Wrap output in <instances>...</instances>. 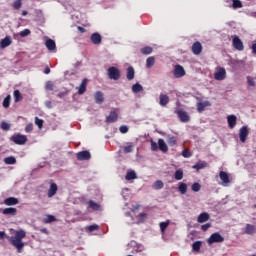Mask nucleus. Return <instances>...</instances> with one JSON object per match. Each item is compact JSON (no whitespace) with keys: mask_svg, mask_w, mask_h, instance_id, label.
<instances>
[{"mask_svg":"<svg viewBox=\"0 0 256 256\" xmlns=\"http://www.w3.org/2000/svg\"><path fill=\"white\" fill-rule=\"evenodd\" d=\"M2 214H3V215H12V216H15V215H17V208H13V207L4 208V209L2 210Z\"/></svg>","mask_w":256,"mask_h":256,"instance_id":"nucleus-26","label":"nucleus"},{"mask_svg":"<svg viewBox=\"0 0 256 256\" xmlns=\"http://www.w3.org/2000/svg\"><path fill=\"white\" fill-rule=\"evenodd\" d=\"M108 77L109 79H113V81H119V79H121V70L115 66L109 67Z\"/></svg>","mask_w":256,"mask_h":256,"instance_id":"nucleus-2","label":"nucleus"},{"mask_svg":"<svg viewBox=\"0 0 256 256\" xmlns=\"http://www.w3.org/2000/svg\"><path fill=\"white\" fill-rule=\"evenodd\" d=\"M169 103V96L166 94H160V102L159 104L161 107H166V105Z\"/></svg>","mask_w":256,"mask_h":256,"instance_id":"nucleus-29","label":"nucleus"},{"mask_svg":"<svg viewBox=\"0 0 256 256\" xmlns=\"http://www.w3.org/2000/svg\"><path fill=\"white\" fill-rule=\"evenodd\" d=\"M219 177L222 181L223 187H227L229 183H231V180L229 179V174L225 171H220Z\"/></svg>","mask_w":256,"mask_h":256,"instance_id":"nucleus-12","label":"nucleus"},{"mask_svg":"<svg viewBox=\"0 0 256 256\" xmlns=\"http://www.w3.org/2000/svg\"><path fill=\"white\" fill-rule=\"evenodd\" d=\"M43 119L39 118V117H35V125H37V127H39V129L43 128Z\"/></svg>","mask_w":256,"mask_h":256,"instance_id":"nucleus-48","label":"nucleus"},{"mask_svg":"<svg viewBox=\"0 0 256 256\" xmlns=\"http://www.w3.org/2000/svg\"><path fill=\"white\" fill-rule=\"evenodd\" d=\"M193 251H201V241H196L192 244Z\"/></svg>","mask_w":256,"mask_h":256,"instance_id":"nucleus-45","label":"nucleus"},{"mask_svg":"<svg viewBox=\"0 0 256 256\" xmlns=\"http://www.w3.org/2000/svg\"><path fill=\"white\" fill-rule=\"evenodd\" d=\"M165 187V184H163V181L157 180L156 183L153 184V189L156 191H159V189H163Z\"/></svg>","mask_w":256,"mask_h":256,"instance_id":"nucleus-39","label":"nucleus"},{"mask_svg":"<svg viewBox=\"0 0 256 256\" xmlns=\"http://www.w3.org/2000/svg\"><path fill=\"white\" fill-rule=\"evenodd\" d=\"M11 141L16 145H25V143H27V136L23 134H15L11 137Z\"/></svg>","mask_w":256,"mask_h":256,"instance_id":"nucleus-3","label":"nucleus"},{"mask_svg":"<svg viewBox=\"0 0 256 256\" xmlns=\"http://www.w3.org/2000/svg\"><path fill=\"white\" fill-rule=\"evenodd\" d=\"M29 35H31V30L29 29H24L20 32V37H27Z\"/></svg>","mask_w":256,"mask_h":256,"instance_id":"nucleus-50","label":"nucleus"},{"mask_svg":"<svg viewBox=\"0 0 256 256\" xmlns=\"http://www.w3.org/2000/svg\"><path fill=\"white\" fill-rule=\"evenodd\" d=\"M2 105H3L4 109H9V106L11 105V95H7L4 98Z\"/></svg>","mask_w":256,"mask_h":256,"instance_id":"nucleus-34","label":"nucleus"},{"mask_svg":"<svg viewBox=\"0 0 256 256\" xmlns=\"http://www.w3.org/2000/svg\"><path fill=\"white\" fill-rule=\"evenodd\" d=\"M191 189L194 191V193H199V191H201V184L195 182L192 184Z\"/></svg>","mask_w":256,"mask_h":256,"instance_id":"nucleus-43","label":"nucleus"},{"mask_svg":"<svg viewBox=\"0 0 256 256\" xmlns=\"http://www.w3.org/2000/svg\"><path fill=\"white\" fill-rule=\"evenodd\" d=\"M209 219H210L209 213L203 212V213H201V214L198 216L197 222H198V223H206V221H209Z\"/></svg>","mask_w":256,"mask_h":256,"instance_id":"nucleus-24","label":"nucleus"},{"mask_svg":"<svg viewBox=\"0 0 256 256\" xmlns=\"http://www.w3.org/2000/svg\"><path fill=\"white\" fill-rule=\"evenodd\" d=\"M124 153H133V145L129 143L123 148Z\"/></svg>","mask_w":256,"mask_h":256,"instance_id":"nucleus-47","label":"nucleus"},{"mask_svg":"<svg viewBox=\"0 0 256 256\" xmlns=\"http://www.w3.org/2000/svg\"><path fill=\"white\" fill-rule=\"evenodd\" d=\"M98 229H99V225L97 224L88 226V231L90 232L97 231Z\"/></svg>","mask_w":256,"mask_h":256,"instance_id":"nucleus-54","label":"nucleus"},{"mask_svg":"<svg viewBox=\"0 0 256 256\" xmlns=\"http://www.w3.org/2000/svg\"><path fill=\"white\" fill-rule=\"evenodd\" d=\"M0 127L3 131H9L11 129V125L7 122H2Z\"/></svg>","mask_w":256,"mask_h":256,"instance_id":"nucleus-49","label":"nucleus"},{"mask_svg":"<svg viewBox=\"0 0 256 256\" xmlns=\"http://www.w3.org/2000/svg\"><path fill=\"white\" fill-rule=\"evenodd\" d=\"M88 207L92 210V211H100L101 210V205L93 200H90L88 202Z\"/></svg>","mask_w":256,"mask_h":256,"instance_id":"nucleus-25","label":"nucleus"},{"mask_svg":"<svg viewBox=\"0 0 256 256\" xmlns=\"http://www.w3.org/2000/svg\"><path fill=\"white\" fill-rule=\"evenodd\" d=\"M94 99H95V103H97V105H101L105 101V95L101 91H96L94 94Z\"/></svg>","mask_w":256,"mask_h":256,"instance_id":"nucleus-14","label":"nucleus"},{"mask_svg":"<svg viewBox=\"0 0 256 256\" xmlns=\"http://www.w3.org/2000/svg\"><path fill=\"white\" fill-rule=\"evenodd\" d=\"M125 179H126V181H131L133 179H137V174L135 173V171H129L126 174Z\"/></svg>","mask_w":256,"mask_h":256,"instance_id":"nucleus-37","label":"nucleus"},{"mask_svg":"<svg viewBox=\"0 0 256 256\" xmlns=\"http://www.w3.org/2000/svg\"><path fill=\"white\" fill-rule=\"evenodd\" d=\"M155 65V57L150 56L146 59V67L147 69H151Z\"/></svg>","mask_w":256,"mask_h":256,"instance_id":"nucleus-33","label":"nucleus"},{"mask_svg":"<svg viewBox=\"0 0 256 256\" xmlns=\"http://www.w3.org/2000/svg\"><path fill=\"white\" fill-rule=\"evenodd\" d=\"M54 221H57V218L53 215H47L46 218H44V223H53Z\"/></svg>","mask_w":256,"mask_h":256,"instance_id":"nucleus-46","label":"nucleus"},{"mask_svg":"<svg viewBox=\"0 0 256 256\" xmlns=\"http://www.w3.org/2000/svg\"><path fill=\"white\" fill-rule=\"evenodd\" d=\"M169 220H167L166 222H161L160 223V231L161 233H165L167 227H169Z\"/></svg>","mask_w":256,"mask_h":256,"instance_id":"nucleus-44","label":"nucleus"},{"mask_svg":"<svg viewBox=\"0 0 256 256\" xmlns=\"http://www.w3.org/2000/svg\"><path fill=\"white\" fill-rule=\"evenodd\" d=\"M19 203V199L15 198V197H8L4 200V205H17Z\"/></svg>","mask_w":256,"mask_h":256,"instance_id":"nucleus-27","label":"nucleus"},{"mask_svg":"<svg viewBox=\"0 0 256 256\" xmlns=\"http://www.w3.org/2000/svg\"><path fill=\"white\" fill-rule=\"evenodd\" d=\"M223 241H225V238L219 234V232L213 233L208 239L209 245L213 243H223Z\"/></svg>","mask_w":256,"mask_h":256,"instance_id":"nucleus-5","label":"nucleus"},{"mask_svg":"<svg viewBox=\"0 0 256 256\" xmlns=\"http://www.w3.org/2000/svg\"><path fill=\"white\" fill-rule=\"evenodd\" d=\"M139 217H140L141 220L147 219V214L141 213V214H139Z\"/></svg>","mask_w":256,"mask_h":256,"instance_id":"nucleus-63","label":"nucleus"},{"mask_svg":"<svg viewBox=\"0 0 256 256\" xmlns=\"http://www.w3.org/2000/svg\"><path fill=\"white\" fill-rule=\"evenodd\" d=\"M14 101L15 103H19V101H23V95L19 90H14Z\"/></svg>","mask_w":256,"mask_h":256,"instance_id":"nucleus-31","label":"nucleus"},{"mask_svg":"<svg viewBox=\"0 0 256 256\" xmlns=\"http://www.w3.org/2000/svg\"><path fill=\"white\" fill-rule=\"evenodd\" d=\"M87 78H84L80 84L79 87H77L78 89V95H83L85 93V91H87Z\"/></svg>","mask_w":256,"mask_h":256,"instance_id":"nucleus-19","label":"nucleus"},{"mask_svg":"<svg viewBox=\"0 0 256 256\" xmlns=\"http://www.w3.org/2000/svg\"><path fill=\"white\" fill-rule=\"evenodd\" d=\"M227 77V71L223 67H218L214 73L216 81H223Z\"/></svg>","mask_w":256,"mask_h":256,"instance_id":"nucleus-4","label":"nucleus"},{"mask_svg":"<svg viewBox=\"0 0 256 256\" xmlns=\"http://www.w3.org/2000/svg\"><path fill=\"white\" fill-rule=\"evenodd\" d=\"M4 163L6 165H15V163H17V159L13 156H9L4 159Z\"/></svg>","mask_w":256,"mask_h":256,"instance_id":"nucleus-35","label":"nucleus"},{"mask_svg":"<svg viewBox=\"0 0 256 256\" xmlns=\"http://www.w3.org/2000/svg\"><path fill=\"white\" fill-rule=\"evenodd\" d=\"M178 191L181 193V195H185L187 193V184L180 182L178 186Z\"/></svg>","mask_w":256,"mask_h":256,"instance_id":"nucleus-32","label":"nucleus"},{"mask_svg":"<svg viewBox=\"0 0 256 256\" xmlns=\"http://www.w3.org/2000/svg\"><path fill=\"white\" fill-rule=\"evenodd\" d=\"M41 233H44L45 235H49V230L47 228L40 229Z\"/></svg>","mask_w":256,"mask_h":256,"instance_id":"nucleus-60","label":"nucleus"},{"mask_svg":"<svg viewBox=\"0 0 256 256\" xmlns=\"http://www.w3.org/2000/svg\"><path fill=\"white\" fill-rule=\"evenodd\" d=\"M211 103L209 101L199 102L197 103V111L198 113H203L205 111V107H210Z\"/></svg>","mask_w":256,"mask_h":256,"instance_id":"nucleus-22","label":"nucleus"},{"mask_svg":"<svg viewBox=\"0 0 256 256\" xmlns=\"http://www.w3.org/2000/svg\"><path fill=\"white\" fill-rule=\"evenodd\" d=\"M167 143L170 147H175V145H177V138H175L173 135H168Z\"/></svg>","mask_w":256,"mask_h":256,"instance_id":"nucleus-30","label":"nucleus"},{"mask_svg":"<svg viewBox=\"0 0 256 256\" xmlns=\"http://www.w3.org/2000/svg\"><path fill=\"white\" fill-rule=\"evenodd\" d=\"M44 73H45V75H49V73H51V68H49V66H47V67L44 69Z\"/></svg>","mask_w":256,"mask_h":256,"instance_id":"nucleus-61","label":"nucleus"},{"mask_svg":"<svg viewBox=\"0 0 256 256\" xmlns=\"http://www.w3.org/2000/svg\"><path fill=\"white\" fill-rule=\"evenodd\" d=\"M119 131H120V133H128L129 132V127H127V126H120V128H119Z\"/></svg>","mask_w":256,"mask_h":256,"instance_id":"nucleus-56","label":"nucleus"},{"mask_svg":"<svg viewBox=\"0 0 256 256\" xmlns=\"http://www.w3.org/2000/svg\"><path fill=\"white\" fill-rule=\"evenodd\" d=\"M158 149L162 151V153H167V151H169V147H167V143H165L163 138L158 139Z\"/></svg>","mask_w":256,"mask_h":256,"instance_id":"nucleus-17","label":"nucleus"},{"mask_svg":"<svg viewBox=\"0 0 256 256\" xmlns=\"http://www.w3.org/2000/svg\"><path fill=\"white\" fill-rule=\"evenodd\" d=\"M191 51L193 55H201V53H203V45L201 44V42H194L192 44Z\"/></svg>","mask_w":256,"mask_h":256,"instance_id":"nucleus-7","label":"nucleus"},{"mask_svg":"<svg viewBox=\"0 0 256 256\" xmlns=\"http://www.w3.org/2000/svg\"><path fill=\"white\" fill-rule=\"evenodd\" d=\"M90 41H91V43H93V45H101V43L103 41V37L98 32H95V33L91 34Z\"/></svg>","mask_w":256,"mask_h":256,"instance_id":"nucleus-11","label":"nucleus"},{"mask_svg":"<svg viewBox=\"0 0 256 256\" xmlns=\"http://www.w3.org/2000/svg\"><path fill=\"white\" fill-rule=\"evenodd\" d=\"M140 52L142 53V55H151V53H153V48L151 46H146L144 48H141Z\"/></svg>","mask_w":256,"mask_h":256,"instance_id":"nucleus-36","label":"nucleus"},{"mask_svg":"<svg viewBox=\"0 0 256 256\" xmlns=\"http://www.w3.org/2000/svg\"><path fill=\"white\" fill-rule=\"evenodd\" d=\"M227 121H228V127L230 129H233L235 127V125H237V116L235 115H229L227 117Z\"/></svg>","mask_w":256,"mask_h":256,"instance_id":"nucleus-21","label":"nucleus"},{"mask_svg":"<svg viewBox=\"0 0 256 256\" xmlns=\"http://www.w3.org/2000/svg\"><path fill=\"white\" fill-rule=\"evenodd\" d=\"M174 179L176 181H181V179H183V170H181V169L176 170V172L174 174Z\"/></svg>","mask_w":256,"mask_h":256,"instance_id":"nucleus-41","label":"nucleus"},{"mask_svg":"<svg viewBox=\"0 0 256 256\" xmlns=\"http://www.w3.org/2000/svg\"><path fill=\"white\" fill-rule=\"evenodd\" d=\"M248 85H250V87H255V80H253L251 77H248Z\"/></svg>","mask_w":256,"mask_h":256,"instance_id":"nucleus-59","label":"nucleus"},{"mask_svg":"<svg viewBox=\"0 0 256 256\" xmlns=\"http://www.w3.org/2000/svg\"><path fill=\"white\" fill-rule=\"evenodd\" d=\"M239 137L241 143H245V141H247V137H249V127L243 126L242 128H240Z\"/></svg>","mask_w":256,"mask_h":256,"instance_id":"nucleus-8","label":"nucleus"},{"mask_svg":"<svg viewBox=\"0 0 256 256\" xmlns=\"http://www.w3.org/2000/svg\"><path fill=\"white\" fill-rule=\"evenodd\" d=\"M232 7L233 9H241V7H243V3L241 0H232Z\"/></svg>","mask_w":256,"mask_h":256,"instance_id":"nucleus-42","label":"nucleus"},{"mask_svg":"<svg viewBox=\"0 0 256 256\" xmlns=\"http://www.w3.org/2000/svg\"><path fill=\"white\" fill-rule=\"evenodd\" d=\"M33 131V123H29L25 127V132L26 133H31Z\"/></svg>","mask_w":256,"mask_h":256,"instance_id":"nucleus-51","label":"nucleus"},{"mask_svg":"<svg viewBox=\"0 0 256 256\" xmlns=\"http://www.w3.org/2000/svg\"><path fill=\"white\" fill-rule=\"evenodd\" d=\"M7 237V234L3 231H0V239H5Z\"/></svg>","mask_w":256,"mask_h":256,"instance_id":"nucleus-62","label":"nucleus"},{"mask_svg":"<svg viewBox=\"0 0 256 256\" xmlns=\"http://www.w3.org/2000/svg\"><path fill=\"white\" fill-rule=\"evenodd\" d=\"M174 77L176 78V79H179V78H181V77H185V68H183V66H181V65H176L175 67H174Z\"/></svg>","mask_w":256,"mask_h":256,"instance_id":"nucleus-10","label":"nucleus"},{"mask_svg":"<svg viewBox=\"0 0 256 256\" xmlns=\"http://www.w3.org/2000/svg\"><path fill=\"white\" fill-rule=\"evenodd\" d=\"M21 5H23V3L21 2V0H16V1L13 3L14 9H19V8L21 7Z\"/></svg>","mask_w":256,"mask_h":256,"instance_id":"nucleus-55","label":"nucleus"},{"mask_svg":"<svg viewBox=\"0 0 256 256\" xmlns=\"http://www.w3.org/2000/svg\"><path fill=\"white\" fill-rule=\"evenodd\" d=\"M140 91H143V86L139 83H135L132 86V93H140Z\"/></svg>","mask_w":256,"mask_h":256,"instance_id":"nucleus-38","label":"nucleus"},{"mask_svg":"<svg viewBox=\"0 0 256 256\" xmlns=\"http://www.w3.org/2000/svg\"><path fill=\"white\" fill-rule=\"evenodd\" d=\"M13 43V40L11 39V36H6L4 39L0 41V47L1 49H6V47H9Z\"/></svg>","mask_w":256,"mask_h":256,"instance_id":"nucleus-18","label":"nucleus"},{"mask_svg":"<svg viewBox=\"0 0 256 256\" xmlns=\"http://www.w3.org/2000/svg\"><path fill=\"white\" fill-rule=\"evenodd\" d=\"M29 12H27L26 10L22 11V15L23 17H25L26 15H28Z\"/></svg>","mask_w":256,"mask_h":256,"instance_id":"nucleus-64","label":"nucleus"},{"mask_svg":"<svg viewBox=\"0 0 256 256\" xmlns=\"http://www.w3.org/2000/svg\"><path fill=\"white\" fill-rule=\"evenodd\" d=\"M207 167V162H202V163H196L195 165L192 166V169H196V171H199L200 169H205Z\"/></svg>","mask_w":256,"mask_h":256,"instance_id":"nucleus-40","label":"nucleus"},{"mask_svg":"<svg viewBox=\"0 0 256 256\" xmlns=\"http://www.w3.org/2000/svg\"><path fill=\"white\" fill-rule=\"evenodd\" d=\"M27 237V233L25 230H18L16 231L15 235L10 237V243L17 249L18 253L23 252V247H25V243H23V239Z\"/></svg>","mask_w":256,"mask_h":256,"instance_id":"nucleus-1","label":"nucleus"},{"mask_svg":"<svg viewBox=\"0 0 256 256\" xmlns=\"http://www.w3.org/2000/svg\"><path fill=\"white\" fill-rule=\"evenodd\" d=\"M57 190H58L57 184L51 183L50 188L48 190V197L49 198L55 197V195H57Z\"/></svg>","mask_w":256,"mask_h":256,"instance_id":"nucleus-23","label":"nucleus"},{"mask_svg":"<svg viewBox=\"0 0 256 256\" xmlns=\"http://www.w3.org/2000/svg\"><path fill=\"white\" fill-rule=\"evenodd\" d=\"M211 227V223H206L201 226L202 231H208Z\"/></svg>","mask_w":256,"mask_h":256,"instance_id":"nucleus-57","label":"nucleus"},{"mask_svg":"<svg viewBox=\"0 0 256 256\" xmlns=\"http://www.w3.org/2000/svg\"><path fill=\"white\" fill-rule=\"evenodd\" d=\"M53 87H54L53 82L48 81L46 83V89H48V91H53Z\"/></svg>","mask_w":256,"mask_h":256,"instance_id":"nucleus-58","label":"nucleus"},{"mask_svg":"<svg viewBox=\"0 0 256 256\" xmlns=\"http://www.w3.org/2000/svg\"><path fill=\"white\" fill-rule=\"evenodd\" d=\"M176 114L182 123H189L191 117H189V114L186 111L178 110L176 111Z\"/></svg>","mask_w":256,"mask_h":256,"instance_id":"nucleus-9","label":"nucleus"},{"mask_svg":"<svg viewBox=\"0 0 256 256\" xmlns=\"http://www.w3.org/2000/svg\"><path fill=\"white\" fill-rule=\"evenodd\" d=\"M77 159L78 161H89V159H91V153L87 150L78 152Z\"/></svg>","mask_w":256,"mask_h":256,"instance_id":"nucleus-13","label":"nucleus"},{"mask_svg":"<svg viewBox=\"0 0 256 256\" xmlns=\"http://www.w3.org/2000/svg\"><path fill=\"white\" fill-rule=\"evenodd\" d=\"M150 143H151V149L153 151H157L159 149V145H157V142L151 140Z\"/></svg>","mask_w":256,"mask_h":256,"instance_id":"nucleus-52","label":"nucleus"},{"mask_svg":"<svg viewBox=\"0 0 256 256\" xmlns=\"http://www.w3.org/2000/svg\"><path fill=\"white\" fill-rule=\"evenodd\" d=\"M245 233H246V235H255V233H256L255 226L251 225V224H246Z\"/></svg>","mask_w":256,"mask_h":256,"instance_id":"nucleus-28","label":"nucleus"},{"mask_svg":"<svg viewBox=\"0 0 256 256\" xmlns=\"http://www.w3.org/2000/svg\"><path fill=\"white\" fill-rule=\"evenodd\" d=\"M117 119H119V115L117 114V111L113 110L106 117V123H115L117 122Z\"/></svg>","mask_w":256,"mask_h":256,"instance_id":"nucleus-15","label":"nucleus"},{"mask_svg":"<svg viewBox=\"0 0 256 256\" xmlns=\"http://www.w3.org/2000/svg\"><path fill=\"white\" fill-rule=\"evenodd\" d=\"M232 45L236 51H243L245 49V46L243 45V41H241V38L239 36H234L232 39Z\"/></svg>","mask_w":256,"mask_h":256,"instance_id":"nucleus-6","label":"nucleus"},{"mask_svg":"<svg viewBox=\"0 0 256 256\" xmlns=\"http://www.w3.org/2000/svg\"><path fill=\"white\" fill-rule=\"evenodd\" d=\"M45 46L48 51H55L57 49V45L55 44V40L48 38L45 42Z\"/></svg>","mask_w":256,"mask_h":256,"instance_id":"nucleus-16","label":"nucleus"},{"mask_svg":"<svg viewBox=\"0 0 256 256\" xmlns=\"http://www.w3.org/2000/svg\"><path fill=\"white\" fill-rule=\"evenodd\" d=\"M182 156H184L185 159H189V157H191V152H189V150L184 149L182 152Z\"/></svg>","mask_w":256,"mask_h":256,"instance_id":"nucleus-53","label":"nucleus"},{"mask_svg":"<svg viewBox=\"0 0 256 256\" xmlns=\"http://www.w3.org/2000/svg\"><path fill=\"white\" fill-rule=\"evenodd\" d=\"M126 78L128 81H133L135 79V68L132 66H129L126 70Z\"/></svg>","mask_w":256,"mask_h":256,"instance_id":"nucleus-20","label":"nucleus"}]
</instances>
